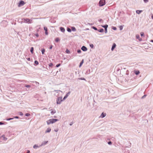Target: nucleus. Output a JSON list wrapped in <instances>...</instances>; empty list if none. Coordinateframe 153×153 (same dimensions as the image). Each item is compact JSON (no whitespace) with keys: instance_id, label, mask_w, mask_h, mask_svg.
I'll return each instance as SVG.
<instances>
[{"instance_id":"obj_1","label":"nucleus","mask_w":153,"mask_h":153,"mask_svg":"<svg viewBox=\"0 0 153 153\" xmlns=\"http://www.w3.org/2000/svg\"><path fill=\"white\" fill-rule=\"evenodd\" d=\"M58 120L56 119H50L47 121V123L48 125H49L51 123H55Z\"/></svg>"},{"instance_id":"obj_2","label":"nucleus","mask_w":153,"mask_h":153,"mask_svg":"<svg viewBox=\"0 0 153 153\" xmlns=\"http://www.w3.org/2000/svg\"><path fill=\"white\" fill-rule=\"evenodd\" d=\"M62 97H58L56 100V103L57 104H60L61 102L62 101Z\"/></svg>"},{"instance_id":"obj_3","label":"nucleus","mask_w":153,"mask_h":153,"mask_svg":"<svg viewBox=\"0 0 153 153\" xmlns=\"http://www.w3.org/2000/svg\"><path fill=\"white\" fill-rule=\"evenodd\" d=\"M23 22L25 23H31L32 22V20L28 19H23Z\"/></svg>"},{"instance_id":"obj_4","label":"nucleus","mask_w":153,"mask_h":153,"mask_svg":"<svg viewBox=\"0 0 153 153\" xmlns=\"http://www.w3.org/2000/svg\"><path fill=\"white\" fill-rule=\"evenodd\" d=\"M105 0H101L99 2V5L100 6H102L105 4Z\"/></svg>"},{"instance_id":"obj_5","label":"nucleus","mask_w":153,"mask_h":153,"mask_svg":"<svg viewBox=\"0 0 153 153\" xmlns=\"http://www.w3.org/2000/svg\"><path fill=\"white\" fill-rule=\"evenodd\" d=\"M24 4L25 2L24 1H21L18 5V6L20 7L23 6L24 5Z\"/></svg>"},{"instance_id":"obj_6","label":"nucleus","mask_w":153,"mask_h":153,"mask_svg":"<svg viewBox=\"0 0 153 153\" xmlns=\"http://www.w3.org/2000/svg\"><path fill=\"white\" fill-rule=\"evenodd\" d=\"M81 49L84 51H86L87 50V48L84 46H83L82 47Z\"/></svg>"},{"instance_id":"obj_7","label":"nucleus","mask_w":153,"mask_h":153,"mask_svg":"<svg viewBox=\"0 0 153 153\" xmlns=\"http://www.w3.org/2000/svg\"><path fill=\"white\" fill-rule=\"evenodd\" d=\"M106 115V114L105 113L103 112L101 114L100 117L101 118H103Z\"/></svg>"},{"instance_id":"obj_8","label":"nucleus","mask_w":153,"mask_h":153,"mask_svg":"<svg viewBox=\"0 0 153 153\" xmlns=\"http://www.w3.org/2000/svg\"><path fill=\"white\" fill-rule=\"evenodd\" d=\"M116 46V45L115 44V43H114L113 44V46H112V47L111 48V50L112 51H113L114 49V48H115Z\"/></svg>"},{"instance_id":"obj_9","label":"nucleus","mask_w":153,"mask_h":153,"mask_svg":"<svg viewBox=\"0 0 153 153\" xmlns=\"http://www.w3.org/2000/svg\"><path fill=\"white\" fill-rule=\"evenodd\" d=\"M70 94V92H69L64 97L63 100H65L66 98L68 97V96L69 94Z\"/></svg>"},{"instance_id":"obj_10","label":"nucleus","mask_w":153,"mask_h":153,"mask_svg":"<svg viewBox=\"0 0 153 153\" xmlns=\"http://www.w3.org/2000/svg\"><path fill=\"white\" fill-rule=\"evenodd\" d=\"M44 29L45 30V33L46 35H47L48 34V32L47 31V28L46 27H44Z\"/></svg>"},{"instance_id":"obj_11","label":"nucleus","mask_w":153,"mask_h":153,"mask_svg":"<svg viewBox=\"0 0 153 153\" xmlns=\"http://www.w3.org/2000/svg\"><path fill=\"white\" fill-rule=\"evenodd\" d=\"M136 38L138 39L140 41L142 40V39L140 37V36L138 35H137L136 36Z\"/></svg>"},{"instance_id":"obj_12","label":"nucleus","mask_w":153,"mask_h":153,"mask_svg":"<svg viewBox=\"0 0 153 153\" xmlns=\"http://www.w3.org/2000/svg\"><path fill=\"white\" fill-rule=\"evenodd\" d=\"M142 10H137L136 11V13L138 14H140L141 12H142Z\"/></svg>"},{"instance_id":"obj_13","label":"nucleus","mask_w":153,"mask_h":153,"mask_svg":"<svg viewBox=\"0 0 153 153\" xmlns=\"http://www.w3.org/2000/svg\"><path fill=\"white\" fill-rule=\"evenodd\" d=\"M51 130V128H48L47 129V130L45 131V132L46 133L49 132H50Z\"/></svg>"},{"instance_id":"obj_14","label":"nucleus","mask_w":153,"mask_h":153,"mask_svg":"<svg viewBox=\"0 0 153 153\" xmlns=\"http://www.w3.org/2000/svg\"><path fill=\"white\" fill-rule=\"evenodd\" d=\"M60 29L61 31L63 32H64L65 31V29L62 27H60Z\"/></svg>"},{"instance_id":"obj_15","label":"nucleus","mask_w":153,"mask_h":153,"mask_svg":"<svg viewBox=\"0 0 153 153\" xmlns=\"http://www.w3.org/2000/svg\"><path fill=\"white\" fill-rule=\"evenodd\" d=\"M48 142V141H45L42 143L41 145H45Z\"/></svg>"},{"instance_id":"obj_16","label":"nucleus","mask_w":153,"mask_h":153,"mask_svg":"<svg viewBox=\"0 0 153 153\" xmlns=\"http://www.w3.org/2000/svg\"><path fill=\"white\" fill-rule=\"evenodd\" d=\"M1 137L2 138V139L4 140H6L7 139V138L5 137L4 135H2Z\"/></svg>"},{"instance_id":"obj_17","label":"nucleus","mask_w":153,"mask_h":153,"mask_svg":"<svg viewBox=\"0 0 153 153\" xmlns=\"http://www.w3.org/2000/svg\"><path fill=\"white\" fill-rule=\"evenodd\" d=\"M56 113V111L55 110H52L51 112V113L52 114H53Z\"/></svg>"},{"instance_id":"obj_18","label":"nucleus","mask_w":153,"mask_h":153,"mask_svg":"<svg viewBox=\"0 0 153 153\" xmlns=\"http://www.w3.org/2000/svg\"><path fill=\"white\" fill-rule=\"evenodd\" d=\"M98 31L100 32H103L104 31V30L103 29L98 30Z\"/></svg>"},{"instance_id":"obj_19","label":"nucleus","mask_w":153,"mask_h":153,"mask_svg":"<svg viewBox=\"0 0 153 153\" xmlns=\"http://www.w3.org/2000/svg\"><path fill=\"white\" fill-rule=\"evenodd\" d=\"M102 27L104 28H105V29L107 28L108 25H105L102 26Z\"/></svg>"},{"instance_id":"obj_20","label":"nucleus","mask_w":153,"mask_h":153,"mask_svg":"<svg viewBox=\"0 0 153 153\" xmlns=\"http://www.w3.org/2000/svg\"><path fill=\"white\" fill-rule=\"evenodd\" d=\"M33 47H31L30 48V52L32 53H33Z\"/></svg>"},{"instance_id":"obj_21","label":"nucleus","mask_w":153,"mask_h":153,"mask_svg":"<svg viewBox=\"0 0 153 153\" xmlns=\"http://www.w3.org/2000/svg\"><path fill=\"white\" fill-rule=\"evenodd\" d=\"M83 63V60H82V61L80 62L79 65V67H80L82 65V64Z\"/></svg>"},{"instance_id":"obj_22","label":"nucleus","mask_w":153,"mask_h":153,"mask_svg":"<svg viewBox=\"0 0 153 153\" xmlns=\"http://www.w3.org/2000/svg\"><path fill=\"white\" fill-rule=\"evenodd\" d=\"M140 73L139 71H136L135 72V74L137 75H138Z\"/></svg>"},{"instance_id":"obj_23","label":"nucleus","mask_w":153,"mask_h":153,"mask_svg":"<svg viewBox=\"0 0 153 153\" xmlns=\"http://www.w3.org/2000/svg\"><path fill=\"white\" fill-rule=\"evenodd\" d=\"M59 39L58 38H56L55 39V41L56 42H58L59 41Z\"/></svg>"},{"instance_id":"obj_24","label":"nucleus","mask_w":153,"mask_h":153,"mask_svg":"<svg viewBox=\"0 0 153 153\" xmlns=\"http://www.w3.org/2000/svg\"><path fill=\"white\" fill-rule=\"evenodd\" d=\"M119 28L120 29V30H121L123 29V27L122 26V25H121V26H120L119 27Z\"/></svg>"},{"instance_id":"obj_25","label":"nucleus","mask_w":153,"mask_h":153,"mask_svg":"<svg viewBox=\"0 0 153 153\" xmlns=\"http://www.w3.org/2000/svg\"><path fill=\"white\" fill-rule=\"evenodd\" d=\"M45 51V50L44 49H42V54H44Z\"/></svg>"},{"instance_id":"obj_26","label":"nucleus","mask_w":153,"mask_h":153,"mask_svg":"<svg viewBox=\"0 0 153 153\" xmlns=\"http://www.w3.org/2000/svg\"><path fill=\"white\" fill-rule=\"evenodd\" d=\"M66 52L67 53H70V51L69 50L67 49L66 51Z\"/></svg>"},{"instance_id":"obj_27","label":"nucleus","mask_w":153,"mask_h":153,"mask_svg":"<svg viewBox=\"0 0 153 153\" xmlns=\"http://www.w3.org/2000/svg\"><path fill=\"white\" fill-rule=\"evenodd\" d=\"M34 63L36 65H38L39 64L38 62L36 60L35 61Z\"/></svg>"},{"instance_id":"obj_28","label":"nucleus","mask_w":153,"mask_h":153,"mask_svg":"<svg viewBox=\"0 0 153 153\" xmlns=\"http://www.w3.org/2000/svg\"><path fill=\"white\" fill-rule=\"evenodd\" d=\"M19 113L20 115H21V116L23 115V113L21 112H19Z\"/></svg>"},{"instance_id":"obj_29","label":"nucleus","mask_w":153,"mask_h":153,"mask_svg":"<svg viewBox=\"0 0 153 153\" xmlns=\"http://www.w3.org/2000/svg\"><path fill=\"white\" fill-rule=\"evenodd\" d=\"M67 30L69 32H71V29L70 28H67Z\"/></svg>"},{"instance_id":"obj_30","label":"nucleus","mask_w":153,"mask_h":153,"mask_svg":"<svg viewBox=\"0 0 153 153\" xmlns=\"http://www.w3.org/2000/svg\"><path fill=\"white\" fill-rule=\"evenodd\" d=\"M72 30L75 31L76 30V29L74 27H72Z\"/></svg>"},{"instance_id":"obj_31","label":"nucleus","mask_w":153,"mask_h":153,"mask_svg":"<svg viewBox=\"0 0 153 153\" xmlns=\"http://www.w3.org/2000/svg\"><path fill=\"white\" fill-rule=\"evenodd\" d=\"M140 35L142 36H144V33L143 32H142L140 33Z\"/></svg>"},{"instance_id":"obj_32","label":"nucleus","mask_w":153,"mask_h":153,"mask_svg":"<svg viewBox=\"0 0 153 153\" xmlns=\"http://www.w3.org/2000/svg\"><path fill=\"white\" fill-rule=\"evenodd\" d=\"M25 116H30V114L29 113H27L25 114Z\"/></svg>"},{"instance_id":"obj_33","label":"nucleus","mask_w":153,"mask_h":153,"mask_svg":"<svg viewBox=\"0 0 153 153\" xmlns=\"http://www.w3.org/2000/svg\"><path fill=\"white\" fill-rule=\"evenodd\" d=\"M60 65V64H57V65H56V67H59V66Z\"/></svg>"},{"instance_id":"obj_34","label":"nucleus","mask_w":153,"mask_h":153,"mask_svg":"<svg viewBox=\"0 0 153 153\" xmlns=\"http://www.w3.org/2000/svg\"><path fill=\"white\" fill-rule=\"evenodd\" d=\"M53 65V64L52 63H50L49 65V66H50V67H52Z\"/></svg>"},{"instance_id":"obj_35","label":"nucleus","mask_w":153,"mask_h":153,"mask_svg":"<svg viewBox=\"0 0 153 153\" xmlns=\"http://www.w3.org/2000/svg\"><path fill=\"white\" fill-rule=\"evenodd\" d=\"M38 147V146H37L35 145L33 146V148H37Z\"/></svg>"},{"instance_id":"obj_36","label":"nucleus","mask_w":153,"mask_h":153,"mask_svg":"<svg viewBox=\"0 0 153 153\" xmlns=\"http://www.w3.org/2000/svg\"><path fill=\"white\" fill-rule=\"evenodd\" d=\"M112 29L113 30H116L117 29V28L115 27H113Z\"/></svg>"},{"instance_id":"obj_37","label":"nucleus","mask_w":153,"mask_h":153,"mask_svg":"<svg viewBox=\"0 0 153 153\" xmlns=\"http://www.w3.org/2000/svg\"><path fill=\"white\" fill-rule=\"evenodd\" d=\"M25 86L27 88H29L30 87V86L29 85H26Z\"/></svg>"},{"instance_id":"obj_38","label":"nucleus","mask_w":153,"mask_h":153,"mask_svg":"<svg viewBox=\"0 0 153 153\" xmlns=\"http://www.w3.org/2000/svg\"><path fill=\"white\" fill-rule=\"evenodd\" d=\"M81 52V51L80 50H78V51H77V52L78 53H80Z\"/></svg>"},{"instance_id":"obj_39","label":"nucleus","mask_w":153,"mask_h":153,"mask_svg":"<svg viewBox=\"0 0 153 153\" xmlns=\"http://www.w3.org/2000/svg\"><path fill=\"white\" fill-rule=\"evenodd\" d=\"M90 46L91 48H93V46H94V45H93L92 44H91V45H90Z\"/></svg>"},{"instance_id":"obj_40","label":"nucleus","mask_w":153,"mask_h":153,"mask_svg":"<svg viewBox=\"0 0 153 153\" xmlns=\"http://www.w3.org/2000/svg\"><path fill=\"white\" fill-rule=\"evenodd\" d=\"M144 2L146 3L148 2V0H143Z\"/></svg>"},{"instance_id":"obj_41","label":"nucleus","mask_w":153,"mask_h":153,"mask_svg":"<svg viewBox=\"0 0 153 153\" xmlns=\"http://www.w3.org/2000/svg\"><path fill=\"white\" fill-rule=\"evenodd\" d=\"M108 143L109 144V145H111L112 143L111 142V141H110V142H109Z\"/></svg>"},{"instance_id":"obj_42","label":"nucleus","mask_w":153,"mask_h":153,"mask_svg":"<svg viewBox=\"0 0 153 153\" xmlns=\"http://www.w3.org/2000/svg\"><path fill=\"white\" fill-rule=\"evenodd\" d=\"M93 28L94 30H97V29L96 27H93Z\"/></svg>"},{"instance_id":"obj_43","label":"nucleus","mask_w":153,"mask_h":153,"mask_svg":"<svg viewBox=\"0 0 153 153\" xmlns=\"http://www.w3.org/2000/svg\"><path fill=\"white\" fill-rule=\"evenodd\" d=\"M4 124V123H2L1 122H0V125H3Z\"/></svg>"},{"instance_id":"obj_44","label":"nucleus","mask_w":153,"mask_h":153,"mask_svg":"<svg viewBox=\"0 0 153 153\" xmlns=\"http://www.w3.org/2000/svg\"><path fill=\"white\" fill-rule=\"evenodd\" d=\"M52 48V45L50 46V49H51Z\"/></svg>"},{"instance_id":"obj_45","label":"nucleus","mask_w":153,"mask_h":153,"mask_svg":"<svg viewBox=\"0 0 153 153\" xmlns=\"http://www.w3.org/2000/svg\"><path fill=\"white\" fill-rule=\"evenodd\" d=\"M80 79H81L82 80H85V79L84 78H81Z\"/></svg>"},{"instance_id":"obj_46","label":"nucleus","mask_w":153,"mask_h":153,"mask_svg":"<svg viewBox=\"0 0 153 153\" xmlns=\"http://www.w3.org/2000/svg\"><path fill=\"white\" fill-rule=\"evenodd\" d=\"M105 33H106L107 32V28L106 29H105Z\"/></svg>"},{"instance_id":"obj_47","label":"nucleus","mask_w":153,"mask_h":153,"mask_svg":"<svg viewBox=\"0 0 153 153\" xmlns=\"http://www.w3.org/2000/svg\"><path fill=\"white\" fill-rule=\"evenodd\" d=\"M14 118H19V117H17V116H16V117H14Z\"/></svg>"},{"instance_id":"obj_48","label":"nucleus","mask_w":153,"mask_h":153,"mask_svg":"<svg viewBox=\"0 0 153 153\" xmlns=\"http://www.w3.org/2000/svg\"><path fill=\"white\" fill-rule=\"evenodd\" d=\"M36 36L37 37H38V36H39V35H38V34H36Z\"/></svg>"},{"instance_id":"obj_49","label":"nucleus","mask_w":153,"mask_h":153,"mask_svg":"<svg viewBox=\"0 0 153 153\" xmlns=\"http://www.w3.org/2000/svg\"><path fill=\"white\" fill-rule=\"evenodd\" d=\"M152 18L153 19V14H152L151 16Z\"/></svg>"},{"instance_id":"obj_50","label":"nucleus","mask_w":153,"mask_h":153,"mask_svg":"<svg viewBox=\"0 0 153 153\" xmlns=\"http://www.w3.org/2000/svg\"><path fill=\"white\" fill-rule=\"evenodd\" d=\"M27 59L28 60L30 61V58H28Z\"/></svg>"},{"instance_id":"obj_51","label":"nucleus","mask_w":153,"mask_h":153,"mask_svg":"<svg viewBox=\"0 0 153 153\" xmlns=\"http://www.w3.org/2000/svg\"><path fill=\"white\" fill-rule=\"evenodd\" d=\"M12 119H13V118H9V119H8L7 120H12Z\"/></svg>"},{"instance_id":"obj_52","label":"nucleus","mask_w":153,"mask_h":153,"mask_svg":"<svg viewBox=\"0 0 153 153\" xmlns=\"http://www.w3.org/2000/svg\"><path fill=\"white\" fill-rule=\"evenodd\" d=\"M30 153V151L28 150L27 151V153Z\"/></svg>"},{"instance_id":"obj_53","label":"nucleus","mask_w":153,"mask_h":153,"mask_svg":"<svg viewBox=\"0 0 153 153\" xmlns=\"http://www.w3.org/2000/svg\"><path fill=\"white\" fill-rule=\"evenodd\" d=\"M151 42H153V40H151Z\"/></svg>"},{"instance_id":"obj_54","label":"nucleus","mask_w":153,"mask_h":153,"mask_svg":"<svg viewBox=\"0 0 153 153\" xmlns=\"http://www.w3.org/2000/svg\"><path fill=\"white\" fill-rule=\"evenodd\" d=\"M55 131H58V130H55Z\"/></svg>"},{"instance_id":"obj_55","label":"nucleus","mask_w":153,"mask_h":153,"mask_svg":"<svg viewBox=\"0 0 153 153\" xmlns=\"http://www.w3.org/2000/svg\"><path fill=\"white\" fill-rule=\"evenodd\" d=\"M72 125V124L71 123V124H70V125Z\"/></svg>"},{"instance_id":"obj_56","label":"nucleus","mask_w":153,"mask_h":153,"mask_svg":"<svg viewBox=\"0 0 153 153\" xmlns=\"http://www.w3.org/2000/svg\"><path fill=\"white\" fill-rule=\"evenodd\" d=\"M72 125V124L71 123V124H70V125Z\"/></svg>"}]
</instances>
